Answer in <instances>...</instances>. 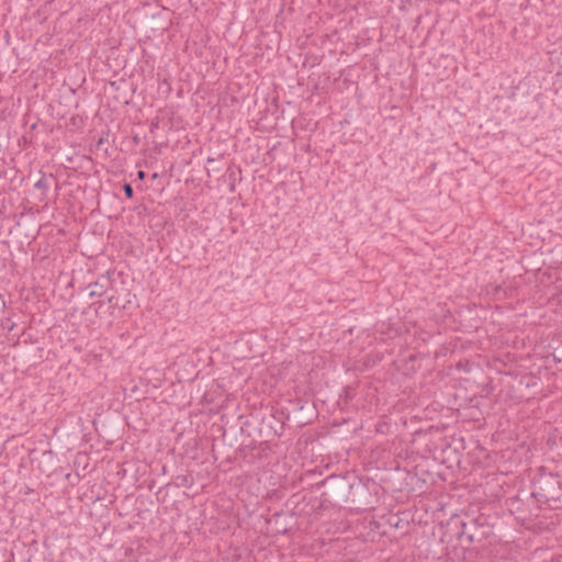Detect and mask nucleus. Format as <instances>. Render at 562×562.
<instances>
[{
	"instance_id": "1",
	"label": "nucleus",
	"mask_w": 562,
	"mask_h": 562,
	"mask_svg": "<svg viewBox=\"0 0 562 562\" xmlns=\"http://www.w3.org/2000/svg\"><path fill=\"white\" fill-rule=\"evenodd\" d=\"M532 485L531 495L538 503L552 506V504L560 502L562 497V476L559 473L549 472L541 468Z\"/></svg>"
},
{
	"instance_id": "9",
	"label": "nucleus",
	"mask_w": 562,
	"mask_h": 562,
	"mask_svg": "<svg viewBox=\"0 0 562 562\" xmlns=\"http://www.w3.org/2000/svg\"><path fill=\"white\" fill-rule=\"evenodd\" d=\"M131 304H132V300H131V299H127V300H126V303L122 305V308H123V310H127V308H128V305H131Z\"/></svg>"
},
{
	"instance_id": "7",
	"label": "nucleus",
	"mask_w": 562,
	"mask_h": 562,
	"mask_svg": "<svg viewBox=\"0 0 562 562\" xmlns=\"http://www.w3.org/2000/svg\"><path fill=\"white\" fill-rule=\"evenodd\" d=\"M108 303L112 306V307H117L119 306V299L114 295H110L108 297Z\"/></svg>"
},
{
	"instance_id": "4",
	"label": "nucleus",
	"mask_w": 562,
	"mask_h": 562,
	"mask_svg": "<svg viewBox=\"0 0 562 562\" xmlns=\"http://www.w3.org/2000/svg\"><path fill=\"white\" fill-rule=\"evenodd\" d=\"M34 188L41 190L44 194L49 190V183L45 176H42L34 184Z\"/></svg>"
},
{
	"instance_id": "6",
	"label": "nucleus",
	"mask_w": 562,
	"mask_h": 562,
	"mask_svg": "<svg viewBox=\"0 0 562 562\" xmlns=\"http://www.w3.org/2000/svg\"><path fill=\"white\" fill-rule=\"evenodd\" d=\"M123 191L127 199H132L134 196V190L131 183H124L123 184Z\"/></svg>"
},
{
	"instance_id": "10",
	"label": "nucleus",
	"mask_w": 562,
	"mask_h": 562,
	"mask_svg": "<svg viewBox=\"0 0 562 562\" xmlns=\"http://www.w3.org/2000/svg\"><path fill=\"white\" fill-rule=\"evenodd\" d=\"M5 562H14V561H13V554H11V559H10V560H8V561H5Z\"/></svg>"
},
{
	"instance_id": "5",
	"label": "nucleus",
	"mask_w": 562,
	"mask_h": 562,
	"mask_svg": "<svg viewBox=\"0 0 562 562\" xmlns=\"http://www.w3.org/2000/svg\"><path fill=\"white\" fill-rule=\"evenodd\" d=\"M459 538H460V539L465 538V539H468V541H469L470 543H472V542L474 541V537H473V535L468 532V530H467V525H465L464 522H462V530H461V532L459 533Z\"/></svg>"
},
{
	"instance_id": "3",
	"label": "nucleus",
	"mask_w": 562,
	"mask_h": 562,
	"mask_svg": "<svg viewBox=\"0 0 562 562\" xmlns=\"http://www.w3.org/2000/svg\"><path fill=\"white\" fill-rule=\"evenodd\" d=\"M172 484L177 487H191L193 480L190 475L179 474L175 477Z\"/></svg>"
},
{
	"instance_id": "8",
	"label": "nucleus",
	"mask_w": 562,
	"mask_h": 562,
	"mask_svg": "<svg viewBox=\"0 0 562 562\" xmlns=\"http://www.w3.org/2000/svg\"><path fill=\"white\" fill-rule=\"evenodd\" d=\"M137 177H138V179H140V180L145 179V177H146L145 171L139 170V171L137 172Z\"/></svg>"
},
{
	"instance_id": "2",
	"label": "nucleus",
	"mask_w": 562,
	"mask_h": 562,
	"mask_svg": "<svg viewBox=\"0 0 562 562\" xmlns=\"http://www.w3.org/2000/svg\"><path fill=\"white\" fill-rule=\"evenodd\" d=\"M111 285V279L108 274H102L98 278V280L93 283L89 284L90 293L89 296H102L106 293L108 289Z\"/></svg>"
}]
</instances>
